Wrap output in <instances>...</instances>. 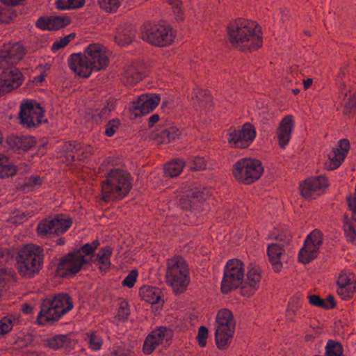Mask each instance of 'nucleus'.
<instances>
[{"instance_id": "1", "label": "nucleus", "mask_w": 356, "mask_h": 356, "mask_svg": "<svg viewBox=\"0 0 356 356\" xmlns=\"http://www.w3.org/2000/svg\"><path fill=\"white\" fill-rule=\"evenodd\" d=\"M227 40L234 49L243 52H252L263 45L261 27L255 22L238 18L227 26Z\"/></svg>"}, {"instance_id": "2", "label": "nucleus", "mask_w": 356, "mask_h": 356, "mask_svg": "<svg viewBox=\"0 0 356 356\" xmlns=\"http://www.w3.org/2000/svg\"><path fill=\"white\" fill-rule=\"evenodd\" d=\"M109 63L108 52L98 43L89 44L83 53L73 54L68 60L70 69L83 78L89 77L93 72L106 70Z\"/></svg>"}, {"instance_id": "3", "label": "nucleus", "mask_w": 356, "mask_h": 356, "mask_svg": "<svg viewBox=\"0 0 356 356\" xmlns=\"http://www.w3.org/2000/svg\"><path fill=\"white\" fill-rule=\"evenodd\" d=\"M44 250L41 247L29 244L19 250L16 256L17 269L19 275L32 278L43 266Z\"/></svg>"}, {"instance_id": "4", "label": "nucleus", "mask_w": 356, "mask_h": 356, "mask_svg": "<svg viewBox=\"0 0 356 356\" xmlns=\"http://www.w3.org/2000/svg\"><path fill=\"white\" fill-rule=\"evenodd\" d=\"M72 307V300L67 293H60L51 299L46 298L41 303L37 321L41 325L55 322Z\"/></svg>"}, {"instance_id": "5", "label": "nucleus", "mask_w": 356, "mask_h": 356, "mask_svg": "<svg viewBox=\"0 0 356 356\" xmlns=\"http://www.w3.org/2000/svg\"><path fill=\"white\" fill-rule=\"evenodd\" d=\"M166 265V283L176 293L186 291L190 277L189 268L185 259L181 256H175L167 260Z\"/></svg>"}, {"instance_id": "6", "label": "nucleus", "mask_w": 356, "mask_h": 356, "mask_svg": "<svg viewBox=\"0 0 356 356\" xmlns=\"http://www.w3.org/2000/svg\"><path fill=\"white\" fill-rule=\"evenodd\" d=\"M131 175L129 172L121 169H113L106 176V179L102 182V193L103 199L108 200L111 195L117 197H124L131 188Z\"/></svg>"}, {"instance_id": "7", "label": "nucleus", "mask_w": 356, "mask_h": 356, "mask_svg": "<svg viewBox=\"0 0 356 356\" xmlns=\"http://www.w3.org/2000/svg\"><path fill=\"white\" fill-rule=\"evenodd\" d=\"M216 322L215 339L216 345L219 349L225 350L231 343L236 328V321L230 310L222 309L217 313Z\"/></svg>"}, {"instance_id": "8", "label": "nucleus", "mask_w": 356, "mask_h": 356, "mask_svg": "<svg viewBox=\"0 0 356 356\" xmlns=\"http://www.w3.org/2000/svg\"><path fill=\"white\" fill-rule=\"evenodd\" d=\"M264 172L261 162L258 159L243 158L236 161L232 168L235 180L241 184L249 185L257 181Z\"/></svg>"}, {"instance_id": "9", "label": "nucleus", "mask_w": 356, "mask_h": 356, "mask_svg": "<svg viewBox=\"0 0 356 356\" xmlns=\"http://www.w3.org/2000/svg\"><path fill=\"white\" fill-rule=\"evenodd\" d=\"M150 44L164 47L171 45L176 38V31L168 24L157 23L150 25L144 35Z\"/></svg>"}, {"instance_id": "10", "label": "nucleus", "mask_w": 356, "mask_h": 356, "mask_svg": "<svg viewBox=\"0 0 356 356\" xmlns=\"http://www.w3.org/2000/svg\"><path fill=\"white\" fill-rule=\"evenodd\" d=\"M244 279L243 264L237 259H230L227 261L224 277L221 284L222 293H228L236 289L240 285H243Z\"/></svg>"}, {"instance_id": "11", "label": "nucleus", "mask_w": 356, "mask_h": 356, "mask_svg": "<svg viewBox=\"0 0 356 356\" xmlns=\"http://www.w3.org/2000/svg\"><path fill=\"white\" fill-rule=\"evenodd\" d=\"M257 131L254 126L249 122L245 123L241 129H230L227 143L232 148L246 149L256 138Z\"/></svg>"}, {"instance_id": "12", "label": "nucleus", "mask_w": 356, "mask_h": 356, "mask_svg": "<svg viewBox=\"0 0 356 356\" xmlns=\"http://www.w3.org/2000/svg\"><path fill=\"white\" fill-rule=\"evenodd\" d=\"M44 110L39 105L35 106L33 102L26 101L22 103L20 106V111L17 118L19 124L26 128H32L40 124L43 120Z\"/></svg>"}, {"instance_id": "13", "label": "nucleus", "mask_w": 356, "mask_h": 356, "mask_svg": "<svg viewBox=\"0 0 356 356\" xmlns=\"http://www.w3.org/2000/svg\"><path fill=\"white\" fill-rule=\"evenodd\" d=\"M87 263L84 254L81 250H76L68 253L62 258L58 264L56 271L62 277L74 275L81 268L83 264Z\"/></svg>"}, {"instance_id": "14", "label": "nucleus", "mask_w": 356, "mask_h": 356, "mask_svg": "<svg viewBox=\"0 0 356 356\" xmlns=\"http://www.w3.org/2000/svg\"><path fill=\"white\" fill-rule=\"evenodd\" d=\"M0 73V97L18 88L24 81V76L19 69L14 66L1 67Z\"/></svg>"}, {"instance_id": "15", "label": "nucleus", "mask_w": 356, "mask_h": 356, "mask_svg": "<svg viewBox=\"0 0 356 356\" xmlns=\"http://www.w3.org/2000/svg\"><path fill=\"white\" fill-rule=\"evenodd\" d=\"M323 243V234L318 229L314 230L306 238L304 246L298 254L299 261L306 264L316 257V253Z\"/></svg>"}, {"instance_id": "16", "label": "nucleus", "mask_w": 356, "mask_h": 356, "mask_svg": "<svg viewBox=\"0 0 356 356\" xmlns=\"http://www.w3.org/2000/svg\"><path fill=\"white\" fill-rule=\"evenodd\" d=\"M211 195L207 188H194L187 191L179 200V206L182 210L192 211Z\"/></svg>"}, {"instance_id": "17", "label": "nucleus", "mask_w": 356, "mask_h": 356, "mask_svg": "<svg viewBox=\"0 0 356 356\" xmlns=\"http://www.w3.org/2000/svg\"><path fill=\"white\" fill-rule=\"evenodd\" d=\"M26 53V48L19 42L5 44L0 50V67L13 66L24 58Z\"/></svg>"}, {"instance_id": "18", "label": "nucleus", "mask_w": 356, "mask_h": 356, "mask_svg": "<svg viewBox=\"0 0 356 356\" xmlns=\"http://www.w3.org/2000/svg\"><path fill=\"white\" fill-rule=\"evenodd\" d=\"M160 97L155 94H143L132 102L129 113L135 118L145 115L152 111L159 104Z\"/></svg>"}, {"instance_id": "19", "label": "nucleus", "mask_w": 356, "mask_h": 356, "mask_svg": "<svg viewBox=\"0 0 356 356\" xmlns=\"http://www.w3.org/2000/svg\"><path fill=\"white\" fill-rule=\"evenodd\" d=\"M328 186L327 180L324 176L310 177L302 181L299 186L300 194L307 200H312L316 194L323 191Z\"/></svg>"}, {"instance_id": "20", "label": "nucleus", "mask_w": 356, "mask_h": 356, "mask_svg": "<svg viewBox=\"0 0 356 356\" xmlns=\"http://www.w3.org/2000/svg\"><path fill=\"white\" fill-rule=\"evenodd\" d=\"M172 337V331L165 327H160L152 331L147 337L143 344V352L151 354L157 346L162 344L163 340L168 341Z\"/></svg>"}, {"instance_id": "21", "label": "nucleus", "mask_w": 356, "mask_h": 356, "mask_svg": "<svg viewBox=\"0 0 356 356\" xmlns=\"http://www.w3.org/2000/svg\"><path fill=\"white\" fill-rule=\"evenodd\" d=\"M147 75L146 67L140 63H132L124 68L122 74L124 83L129 86H134Z\"/></svg>"}, {"instance_id": "22", "label": "nucleus", "mask_w": 356, "mask_h": 356, "mask_svg": "<svg viewBox=\"0 0 356 356\" xmlns=\"http://www.w3.org/2000/svg\"><path fill=\"white\" fill-rule=\"evenodd\" d=\"M350 149V143L347 139H342L339 142V147L334 148L328 154V161L325 163V168L328 170H335L343 161L346 154Z\"/></svg>"}, {"instance_id": "23", "label": "nucleus", "mask_w": 356, "mask_h": 356, "mask_svg": "<svg viewBox=\"0 0 356 356\" xmlns=\"http://www.w3.org/2000/svg\"><path fill=\"white\" fill-rule=\"evenodd\" d=\"M295 127L293 116L288 115L282 118L277 129L278 145L281 149H284L289 144L291 134Z\"/></svg>"}, {"instance_id": "24", "label": "nucleus", "mask_w": 356, "mask_h": 356, "mask_svg": "<svg viewBox=\"0 0 356 356\" xmlns=\"http://www.w3.org/2000/svg\"><path fill=\"white\" fill-rule=\"evenodd\" d=\"M261 279V270L258 268H252L247 273V278L243 281L241 293L245 297H251L259 289V283Z\"/></svg>"}, {"instance_id": "25", "label": "nucleus", "mask_w": 356, "mask_h": 356, "mask_svg": "<svg viewBox=\"0 0 356 356\" xmlns=\"http://www.w3.org/2000/svg\"><path fill=\"white\" fill-rule=\"evenodd\" d=\"M70 23L71 19L67 16H51L40 17L36 22V26L41 29L55 31L65 28Z\"/></svg>"}, {"instance_id": "26", "label": "nucleus", "mask_w": 356, "mask_h": 356, "mask_svg": "<svg viewBox=\"0 0 356 356\" xmlns=\"http://www.w3.org/2000/svg\"><path fill=\"white\" fill-rule=\"evenodd\" d=\"M192 101L193 105L200 109H204L213 105V97L211 91L204 88L194 89Z\"/></svg>"}, {"instance_id": "27", "label": "nucleus", "mask_w": 356, "mask_h": 356, "mask_svg": "<svg viewBox=\"0 0 356 356\" xmlns=\"http://www.w3.org/2000/svg\"><path fill=\"white\" fill-rule=\"evenodd\" d=\"M338 295L343 299H348L353 297L356 290V281H353L345 273L339 275L337 280Z\"/></svg>"}, {"instance_id": "28", "label": "nucleus", "mask_w": 356, "mask_h": 356, "mask_svg": "<svg viewBox=\"0 0 356 356\" xmlns=\"http://www.w3.org/2000/svg\"><path fill=\"white\" fill-rule=\"evenodd\" d=\"M349 209L352 211L351 218L344 216L343 229L346 238L353 242L356 238V202L355 200H349Z\"/></svg>"}, {"instance_id": "29", "label": "nucleus", "mask_w": 356, "mask_h": 356, "mask_svg": "<svg viewBox=\"0 0 356 356\" xmlns=\"http://www.w3.org/2000/svg\"><path fill=\"white\" fill-rule=\"evenodd\" d=\"M181 131L177 127H170L161 130L159 133H154L152 136V139L157 145L168 144L179 138Z\"/></svg>"}, {"instance_id": "30", "label": "nucleus", "mask_w": 356, "mask_h": 356, "mask_svg": "<svg viewBox=\"0 0 356 356\" xmlns=\"http://www.w3.org/2000/svg\"><path fill=\"white\" fill-rule=\"evenodd\" d=\"M7 143L14 151L26 152L35 145L34 137L13 136L8 138Z\"/></svg>"}, {"instance_id": "31", "label": "nucleus", "mask_w": 356, "mask_h": 356, "mask_svg": "<svg viewBox=\"0 0 356 356\" xmlns=\"http://www.w3.org/2000/svg\"><path fill=\"white\" fill-rule=\"evenodd\" d=\"M284 252L283 245L278 243H271L268 245L267 253L269 261L273 266V269L275 273L281 272L283 265L280 260L282 255Z\"/></svg>"}, {"instance_id": "32", "label": "nucleus", "mask_w": 356, "mask_h": 356, "mask_svg": "<svg viewBox=\"0 0 356 356\" xmlns=\"http://www.w3.org/2000/svg\"><path fill=\"white\" fill-rule=\"evenodd\" d=\"M185 161L181 159H175L163 165V172L166 177H175L181 174L185 166Z\"/></svg>"}, {"instance_id": "33", "label": "nucleus", "mask_w": 356, "mask_h": 356, "mask_svg": "<svg viewBox=\"0 0 356 356\" xmlns=\"http://www.w3.org/2000/svg\"><path fill=\"white\" fill-rule=\"evenodd\" d=\"M134 30L130 25H124L118 29L115 36V41L120 45L130 44L134 37Z\"/></svg>"}, {"instance_id": "34", "label": "nucleus", "mask_w": 356, "mask_h": 356, "mask_svg": "<svg viewBox=\"0 0 356 356\" xmlns=\"http://www.w3.org/2000/svg\"><path fill=\"white\" fill-rule=\"evenodd\" d=\"M54 222V233L56 235L64 233L72 225V220L70 218H65L64 215H56L51 220Z\"/></svg>"}, {"instance_id": "35", "label": "nucleus", "mask_w": 356, "mask_h": 356, "mask_svg": "<svg viewBox=\"0 0 356 356\" xmlns=\"http://www.w3.org/2000/svg\"><path fill=\"white\" fill-rule=\"evenodd\" d=\"M111 253V248L110 247H105L97 254V260L98 261L99 268L100 270L105 272L110 268V257Z\"/></svg>"}, {"instance_id": "36", "label": "nucleus", "mask_w": 356, "mask_h": 356, "mask_svg": "<svg viewBox=\"0 0 356 356\" xmlns=\"http://www.w3.org/2000/svg\"><path fill=\"white\" fill-rule=\"evenodd\" d=\"M16 168L12 165L7 157L0 155V177L6 178L12 177L16 173Z\"/></svg>"}, {"instance_id": "37", "label": "nucleus", "mask_w": 356, "mask_h": 356, "mask_svg": "<svg viewBox=\"0 0 356 356\" xmlns=\"http://www.w3.org/2000/svg\"><path fill=\"white\" fill-rule=\"evenodd\" d=\"M38 234L42 236L56 235L54 233V222L51 220L44 219L39 223L37 227Z\"/></svg>"}, {"instance_id": "38", "label": "nucleus", "mask_w": 356, "mask_h": 356, "mask_svg": "<svg viewBox=\"0 0 356 356\" xmlns=\"http://www.w3.org/2000/svg\"><path fill=\"white\" fill-rule=\"evenodd\" d=\"M80 147V144L76 143H67L64 145V151L65 152V161L71 163L74 161L76 154Z\"/></svg>"}, {"instance_id": "39", "label": "nucleus", "mask_w": 356, "mask_h": 356, "mask_svg": "<svg viewBox=\"0 0 356 356\" xmlns=\"http://www.w3.org/2000/svg\"><path fill=\"white\" fill-rule=\"evenodd\" d=\"M69 342V339L66 335H56L47 340L48 347L53 349L62 348L66 343Z\"/></svg>"}, {"instance_id": "40", "label": "nucleus", "mask_w": 356, "mask_h": 356, "mask_svg": "<svg viewBox=\"0 0 356 356\" xmlns=\"http://www.w3.org/2000/svg\"><path fill=\"white\" fill-rule=\"evenodd\" d=\"M207 168V161L203 157H195L190 165V170L192 172L204 171Z\"/></svg>"}, {"instance_id": "41", "label": "nucleus", "mask_w": 356, "mask_h": 356, "mask_svg": "<svg viewBox=\"0 0 356 356\" xmlns=\"http://www.w3.org/2000/svg\"><path fill=\"white\" fill-rule=\"evenodd\" d=\"M169 3L172 6L173 13L175 15L177 21L184 20V12L181 9V0H169Z\"/></svg>"}, {"instance_id": "42", "label": "nucleus", "mask_w": 356, "mask_h": 356, "mask_svg": "<svg viewBox=\"0 0 356 356\" xmlns=\"http://www.w3.org/2000/svg\"><path fill=\"white\" fill-rule=\"evenodd\" d=\"M100 7L106 12H112L120 6L119 0H98Z\"/></svg>"}, {"instance_id": "43", "label": "nucleus", "mask_w": 356, "mask_h": 356, "mask_svg": "<svg viewBox=\"0 0 356 356\" xmlns=\"http://www.w3.org/2000/svg\"><path fill=\"white\" fill-rule=\"evenodd\" d=\"M75 36L76 34L74 33H72L54 42L51 47V49L54 51H56L60 49L64 48L70 43V42L72 40H73L75 38Z\"/></svg>"}, {"instance_id": "44", "label": "nucleus", "mask_w": 356, "mask_h": 356, "mask_svg": "<svg viewBox=\"0 0 356 356\" xmlns=\"http://www.w3.org/2000/svg\"><path fill=\"white\" fill-rule=\"evenodd\" d=\"M120 126V121L118 119H113L107 122L105 126V135L111 137Z\"/></svg>"}, {"instance_id": "45", "label": "nucleus", "mask_w": 356, "mask_h": 356, "mask_svg": "<svg viewBox=\"0 0 356 356\" xmlns=\"http://www.w3.org/2000/svg\"><path fill=\"white\" fill-rule=\"evenodd\" d=\"M17 275L15 270L11 268H0V282L2 281L16 280Z\"/></svg>"}, {"instance_id": "46", "label": "nucleus", "mask_w": 356, "mask_h": 356, "mask_svg": "<svg viewBox=\"0 0 356 356\" xmlns=\"http://www.w3.org/2000/svg\"><path fill=\"white\" fill-rule=\"evenodd\" d=\"M89 337V345L93 350H98L102 345V339L95 333H91Z\"/></svg>"}, {"instance_id": "47", "label": "nucleus", "mask_w": 356, "mask_h": 356, "mask_svg": "<svg viewBox=\"0 0 356 356\" xmlns=\"http://www.w3.org/2000/svg\"><path fill=\"white\" fill-rule=\"evenodd\" d=\"M208 332V329L204 326H201L199 328L197 340L200 346L204 347L206 346Z\"/></svg>"}, {"instance_id": "48", "label": "nucleus", "mask_w": 356, "mask_h": 356, "mask_svg": "<svg viewBox=\"0 0 356 356\" xmlns=\"http://www.w3.org/2000/svg\"><path fill=\"white\" fill-rule=\"evenodd\" d=\"M12 327L13 322L10 318L4 317L0 321V334H7L12 330Z\"/></svg>"}, {"instance_id": "49", "label": "nucleus", "mask_w": 356, "mask_h": 356, "mask_svg": "<svg viewBox=\"0 0 356 356\" xmlns=\"http://www.w3.org/2000/svg\"><path fill=\"white\" fill-rule=\"evenodd\" d=\"M309 303L312 305L324 309L329 308L325 300L322 299L319 296L312 295L309 296Z\"/></svg>"}, {"instance_id": "50", "label": "nucleus", "mask_w": 356, "mask_h": 356, "mask_svg": "<svg viewBox=\"0 0 356 356\" xmlns=\"http://www.w3.org/2000/svg\"><path fill=\"white\" fill-rule=\"evenodd\" d=\"M138 273L136 270H131L129 274L125 277V279L122 281V285L124 286H127L129 288H131L134 286L137 277Z\"/></svg>"}, {"instance_id": "51", "label": "nucleus", "mask_w": 356, "mask_h": 356, "mask_svg": "<svg viewBox=\"0 0 356 356\" xmlns=\"http://www.w3.org/2000/svg\"><path fill=\"white\" fill-rule=\"evenodd\" d=\"M356 109V97L351 96L344 104L343 113L347 115Z\"/></svg>"}, {"instance_id": "52", "label": "nucleus", "mask_w": 356, "mask_h": 356, "mask_svg": "<svg viewBox=\"0 0 356 356\" xmlns=\"http://www.w3.org/2000/svg\"><path fill=\"white\" fill-rule=\"evenodd\" d=\"M129 315V309L128 303L127 302L123 301L120 303L118 312V316L121 319L125 320L128 318Z\"/></svg>"}, {"instance_id": "53", "label": "nucleus", "mask_w": 356, "mask_h": 356, "mask_svg": "<svg viewBox=\"0 0 356 356\" xmlns=\"http://www.w3.org/2000/svg\"><path fill=\"white\" fill-rule=\"evenodd\" d=\"M99 245L98 241H93L91 244L87 243L84 245L79 250L81 251L82 254H85L84 256L90 254Z\"/></svg>"}, {"instance_id": "54", "label": "nucleus", "mask_w": 356, "mask_h": 356, "mask_svg": "<svg viewBox=\"0 0 356 356\" xmlns=\"http://www.w3.org/2000/svg\"><path fill=\"white\" fill-rule=\"evenodd\" d=\"M4 11L6 14V17L7 18L6 24L10 23L17 17V13L13 8H4Z\"/></svg>"}, {"instance_id": "55", "label": "nucleus", "mask_w": 356, "mask_h": 356, "mask_svg": "<svg viewBox=\"0 0 356 356\" xmlns=\"http://www.w3.org/2000/svg\"><path fill=\"white\" fill-rule=\"evenodd\" d=\"M113 108L114 106L113 104L109 105V104H108L107 106H104L99 113V116L100 117V118H107L108 116L110 115L111 111L113 109Z\"/></svg>"}, {"instance_id": "56", "label": "nucleus", "mask_w": 356, "mask_h": 356, "mask_svg": "<svg viewBox=\"0 0 356 356\" xmlns=\"http://www.w3.org/2000/svg\"><path fill=\"white\" fill-rule=\"evenodd\" d=\"M147 296H150L152 294L151 298L147 299L146 300L149 302L150 304H155L159 302V300L160 299V296L159 295L155 294L154 292L152 289H149L147 291Z\"/></svg>"}, {"instance_id": "57", "label": "nucleus", "mask_w": 356, "mask_h": 356, "mask_svg": "<svg viewBox=\"0 0 356 356\" xmlns=\"http://www.w3.org/2000/svg\"><path fill=\"white\" fill-rule=\"evenodd\" d=\"M57 8L60 10L70 9L69 0H58L56 3Z\"/></svg>"}, {"instance_id": "58", "label": "nucleus", "mask_w": 356, "mask_h": 356, "mask_svg": "<svg viewBox=\"0 0 356 356\" xmlns=\"http://www.w3.org/2000/svg\"><path fill=\"white\" fill-rule=\"evenodd\" d=\"M70 8H77L82 7L85 3V0H69Z\"/></svg>"}, {"instance_id": "59", "label": "nucleus", "mask_w": 356, "mask_h": 356, "mask_svg": "<svg viewBox=\"0 0 356 356\" xmlns=\"http://www.w3.org/2000/svg\"><path fill=\"white\" fill-rule=\"evenodd\" d=\"M159 120V115L154 114L148 120V127L152 128Z\"/></svg>"}, {"instance_id": "60", "label": "nucleus", "mask_w": 356, "mask_h": 356, "mask_svg": "<svg viewBox=\"0 0 356 356\" xmlns=\"http://www.w3.org/2000/svg\"><path fill=\"white\" fill-rule=\"evenodd\" d=\"M22 310L24 314H28L32 312L33 307L28 304H24L22 306Z\"/></svg>"}, {"instance_id": "61", "label": "nucleus", "mask_w": 356, "mask_h": 356, "mask_svg": "<svg viewBox=\"0 0 356 356\" xmlns=\"http://www.w3.org/2000/svg\"><path fill=\"white\" fill-rule=\"evenodd\" d=\"M6 19L4 8L0 6V24H6Z\"/></svg>"}, {"instance_id": "62", "label": "nucleus", "mask_w": 356, "mask_h": 356, "mask_svg": "<svg viewBox=\"0 0 356 356\" xmlns=\"http://www.w3.org/2000/svg\"><path fill=\"white\" fill-rule=\"evenodd\" d=\"M325 301L330 303V308L332 309L336 307V302L334 301V297L332 295H329Z\"/></svg>"}, {"instance_id": "63", "label": "nucleus", "mask_w": 356, "mask_h": 356, "mask_svg": "<svg viewBox=\"0 0 356 356\" xmlns=\"http://www.w3.org/2000/svg\"><path fill=\"white\" fill-rule=\"evenodd\" d=\"M312 83H313L312 79L309 78L307 79H305L303 81V85H304L305 90H307L312 86Z\"/></svg>"}, {"instance_id": "64", "label": "nucleus", "mask_w": 356, "mask_h": 356, "mask_svg": "<svg viewBox=\"0 0 356 356\" xmlns=\"http://www.w3.org/2000/svg\"><path fill=\"white\" fill-rule=\"evenodd\" d=\"M305 341H311L312 339H313L314 337V336H313V335H312V334H306V335H305Z\"/></svg>"}]
</instances>
